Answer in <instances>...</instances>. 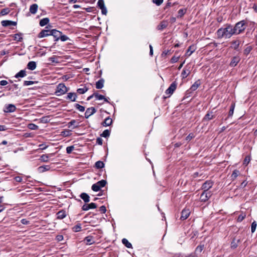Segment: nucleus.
I'll use <instances>...</instances> for the list:
<instances>
[{"label":"nucleus","mask_w":257,"mask_h":257,"mask_svg":"<svg viewBox=\"0 0 257 257\" xmlns=\"http://www.w3.org/2000/svg\"><path fill=\"white\" fill-rule=\"evenodd\" d=\"M234 29L231 25H227L225 28H221L217 31V35L218 38H225L226 39L230 38L234 34Z\"/></svg>","instance_id":"nucleus-1"},{"label":"nucleus","mask_w":257,"mask_h":257,"mask_svg":"<svg viewBox=\"0 0 257 257\" xmlns=\"http://www.w3.org/2000/svg\"><path fill=\"white\" fill-rule=\"evenodd\" d=\"M244 25L245 22L243 21L236 23L235 26L233 27V29L234 30V34H239L243 32L245 29Z\"/></svg>","instance_id":"nucleus-2"},{"label":"nucleus","mask_w":257,"mask_h":257,"mask_svg":"<svg viewBox=\"0 0 257 257\" xmlns=\"http://www.w3.org/2000/svg\"><path fill=\"white\" fill-rule=\"evenodd\" d=\"M68 91V89L63 83H60L57 87L55 94L57 96L64 94Z\"/></svg>","instance_id":"nucleus-3"},{"label":"nucleus","mask_w":257,"mask_h":257,"mask_svg":"<svg viewBox=\"0 0 257 257\" xmlns=\"http://www.w3.org/2000/svg\"><path fill=\"white\" fill-rule=\"evenodd\" d=\"M106 184V181L104 180H102L97 182L96 183L94 184L92 186V189L93 191L97 192L101 188L103 187Z\"/></svg>","instance_id":"nucleus-4"},{"label":"nucleus","mask_w":257,"mask_h":257,"mask_svg":"<svg viewBox=\"0 0 257 257\" xmlns=\"http://www.w3.org/2000/svg\"><path fill=\"white\" fill-rule=\"evenodd\" d=\"M177 84L176 83H172L169 87L166 90L165 97H170L174 92L175 90L176 89Z\"/></svg>","instance_id":"nucleus-5"},{"label":"nucleus","mask_w":257,"mask_h":257,"mask_svg":"<svg viewBox=\"0 0 257 257\" xmlns=\"http://www.w3.org/2000/svg\"><path fill=\"white\" fill-rule=\"evenodd\" d=\"M62 34V33L60 31L56 30L55 29H53L51 30L50 36L52 35L54 37L56 38L55 41H58L59 40L60 35Z\"/></svg>","instance_id":"nucleus-6"},{"label":"nucleus","mask_w":257,"mask_h":257,"mask_svg":"<svg viewBox=\"0 0 257 257\" xmlns=\"http://www.w3.org/2000/svg\"><path fill=\"white\" fill-rule=\"evenodd\" d=\"M2 25L3 27H8L10 26H16L17 23L16 22L10 20H4L1 22Z\"/></svg>","instance_id":"nucleus-7"},{"label":"nucleus","mask_w":257,"mask_h":257,"mask_svg":"<svg viewBox=\"0 0 257 257\" xmlns=\"http://www.w3.org/2000/svg\"><path fill=\"white\" fill-rule=\"evenodd\" d=\"M211 193L210 192H208L207 191H204L201 196H200V199L201 201H206L208 199V198H210L211 196Z\"/></svg>","instance_id":"nucleus-8"},{"label":"nucleus","mask_w":257,"mask_h":257,"mask_svg":"<svg viewBox=\"0 0 257 257\" xmlns=\"http://www.w3.org/2000/svg\"><path fill=\"white\" fill-rule=\"evenodd\" d=\"M213 185V182L210 181L205 182L202 185V188L204 191H207Z\"/></svg>","instance_id":"nucleus-9"},{"label":"nucleus","mask_w":257,"mask_h":257,"mask_svg":"<svg viewBox=\"0 0 257 257\" xmlns=\"http://www.w3.org/2000/svg\"><path fill=\"white\" fill-rule=\"evenodd\" d=\"M96 207V205L94 203H91L89 204H85L83 205L82 209L84 211L88 210L90 209H94Z\"/></svg>","instance_id":"nucleus-10"},{"label":"nucleus","mask_w":257,"mask_h":257,"mask_svg":"<svg viewBox=\"0 0 257 257\" xmlns=\"http://www.w3.org/2000/svg\"><path fill=\"white\" fill-rule=\"evenodd\" d=\"M95 112V109L93 107H89L87 108L85 112V116L86 118L89 117Z\"/></svg>","instance_id":"nucleus-11"},{"label":"nucleus","mask_w":257,"mask_h":257,"mask_svg":"<svg viewBox=\"0 0 257 257\" xmlns=\"http://www.w3.org/2000/svg\"><path fill=\"white\" fill-rule=\"evenodd\" d=\"M50 34L51 31H49L48 30H43L39 34L38 37L39 38L46 37L48 36H50Z\"/></svg>","instance_id":"nucleus-12"},{"label":"nucleus","mask_w":257,"mask_h":257,"mask_svg":"<svg viewBox=\"0 0 257 257\" xmlns=\"http://www.w3.org/2000/svg\"><path fill=\"white\" fill-rule=\"evenodd\" d=\"M190 213V212L189 209H183L182 211L181 219L182 220H185V219H187Z\"/></svg>","instance_id":"nucleus-13"},{"label":"nucleus","mask_w":257,"mask_h":257,"mask_svg":"<svg viewBox=\"0 0 257 257\" xmlns=\"http://www.w3.org/2000/svg\"><path fill=\"white\" fill-rule=\"evenodd\" d=\"M16 109V107L14 104H10L6 107L5 111L6 112H13Z\"/></svg>","instance_id":"nucleus-14"},{"label":"nucleus","mask_w":257,"mask_h":257,"mask_svg":"<svg viewBox=\"0 0 257 257\" xmlns=\"http://www.w3.org/2000/svg\"><path fill=\"white\" fill-rule=\"evenodd\" d=\"M239 61H240V58L239 57H237V56L234 57L232 59V60L230 62V66L231 67H235V66H236V65L238 64V63L239 62Z\"/></svg>","instance_id":"nucleus-15"},{"label":"nucleus","mask_w":257,"mask_h":257,"mask_svg":"<svg viewBox=\"0 0 257 257\" xmlns=\"http://www.w3.org/2000/svg\"><path fill=\"white\" fill-rule=\"evenodd\" d=\"M38 9V5L34 4L30 6L29 11H30V12L32 14H35L37 12Z\"/></svg>","instance_id":"nucleus-16"},{"label":"nucleus","mask_w":257,"mask_h":257,"mask_svg":"<svg viewBox=\"0 0 257 257\" xmlns=\"http://www.w3.org/2000/svg\"><path fill=\"white\" fill-rule=\"evenodd\" d=\"M168 25L167 21H163L161 23L157 26V29L158 30H163L166 28Z\"/></svg>","instance_id":"nucleus-17"},{"label":"nucleus","mask_w":257,"mask_h":257,"mask_svg":"<svg viewBox=\"0 0 257 257\" xmlns=\"http://www.w3.org/2000/svg\"><path fill=\"white\" fill-rule=\"evenodd\" d=\"M84 241L87 245H91L94 243V240L93 237L91 236L86 237L84 239Z\"/></svg>","instance_id":"nucleus-18"},{"label":"nucleus","mask_w":257,"mask_h":257,"mask_svg":"<svg viewBox=\"0 0 257 257\" xmlns=\"http://www.w3.org/2000/svg\"><path fill=\"white\" fill-rule=\"evenodd\" d=\"M195 47L193 45L190 46L188 48V49L186 53V55L188 57L190 56L195 51Z\"/></svg>","instance_id":"nucleus-19"},{"label":"nucleus","mask_w":257,"mask_h":257,"mask_svg":"<svg viewBox=\"0 0 257 257\" xmlns=\"http://www.w3.org/2000/svg\"><path fill=\"white\" fill-rule=\"evenodd\" d=\"M239 44L240 41L239 40H234L231 43V48L234 50H237L239 47Z\"/></svg>","instance_id":"nucleus-20"},{"label":"nucleus","mask_w":257,"mask_h":257,"mask_svg":"<svg viewBox=\"0 0 257 257\" xmlns=\"http://www.w3.org/2000/svg\"><path fill=\"white\" fill-rule=\"evenodd\" d=\"M50 169V167L48 165L40 166L38 168V171L40 173H43L46 171H48Z\"/></svg>","instance_id":"nucleus-21"},{"label":"nucleus","mask_w":257,"mask_h":257,"mask_svg":"<svg viewBox=\"0 0 257 257\" xmlns=\"http://www.w3.org/2000/svg\"><path fill=\"white\" fill-rule=\"evenodd\" d=\"M27 68L31 70H34L36 68V63L34 61H30L27 65Z\"/></svg>","instance_id":"nucleus-22"},{"label":"nucleus","mask_w":257,"mask_h":257,"mask_svg":"<svg viewBox=\"0 0 257 257\" xmlns=\"http://www.w3.org/2000/svg\"><path fill=\"white\" fill-rule=\"evenodd\" d=\"M80 197L85 202H88L89 201V195L85 193H82L80 195Z\"/></svg>","instance_id":"nucleus-23"},{"label":"nucleus","mask_w":257,"mask_h":257,"mask_svg":"<svg viewBox=\"0 0 257 257\" xmlns=\"http://www.w3.org/2000/svg\"><path fill=\"white\" fill-rule=\"evenodd\" d=\"M112 122V120L111 118L108 117L104 119V121L102 123V125L105 126H107L110 125L111 124Z\"/></svg>","instance_id":"nucleus-24"},{"label":"nucleus","mask_w":257,"mask_h":257,"mask_svg":"<svg viewBox=\"0 0 257 257\" xmlns=\"http://www.w3.org/2000/svg\"><path fill=\"white\" fill-rule=\"evenodd\" d=\"M57 218L62 219L64 218V217H65L66 214V212L65 211L61 210L57 213Z\"/></svg>","instance_id":"nucleus-25"},{"label":"nucleus","mask_w":257,"mask_h":257,"mask_svg":"<svg viewBox=\"0 0 257 257\" xmlns=\"http://www.w3.org/2000/svg\"><path fill=\"white\" fill-rule=\"evenodd\" d=\"M49 22V19L48 18H45L40 20L39 24L41 26L43 27L47 25Z\"/></svg>","instance_id":"nucleus-26"},{"label":"nucleus","mask_w":257,"mask_h":257,"mask_svg":"<svg viewBox=\"0 0 257 257\" xmlns=\"http://www.w3.org/2000/svg\"><path fill=\"white\" fill-rule=\"evenodd\" d=\"M26 75V71L25 70H21L19 73H17L15 77L17 78L18 77H23Z\"/></svg>","instance_id":"nucleus-27"},{"label":"nucleus","mask_w":257,"mask_h":257,"mask_svg":"<svg viewBox=\"0 0 257 257\" xmlns=\"http://www.w3.org/2000/svg\"><path fill=\"white\" fill-rule=\"evenodd\" d=\"M94 96L98 100H102L103 99L105 102H108V100L107 98H105L104 96L102 95L99 94H94Z\"/></svg>","instance_id":"nucleus-28"},{"label":"nucleus","mask_w":257,"mask_h":257,"mask_svg":"<svg viewBox=\"0 0 257 257\" xmlns=\"http://www.w3.org/2000/svg\"><path fill=\"white\" fill-rule=\"evenodd\" d=\"M76 95L74 93H69L67 95V98L71 100L72 101H74L76 100Z\"/></svg>","instance_id":"nucleus-29"},{"label":"nucleus","mask_w":257,"mask_h":257,"mask_svg":"<svg viewBox=\"0 0 257 257\" xmlns=\"http://www.w3.org/2000/svg\"><path fill=\"white\" fill-rule=\"evenodd\" d=\"M88 90V88L86 86H83L82 88H78L77 90V93L82 94L86 92Z\"/></svg>","instance_id":"nucleus-30"},{"label":"nucleus","mask_w":257,"mask_h":257,"mask_svg":"<svg viewBox=\"0 0 257 257\" xmlns=\"http://www.w3.org/2000/svg\"><path fill=\"white\" fill-rule=\"evenodd\" d=\"M239 171L237 170H235L233 172V173L231 176V179L232 180H235L237 178V177L239 175Z\"/></svg>","instance_id":"nucleus-31"},{"label":"nucleus","mask_w":257,"mask_h":257,"mask_svg":"<svg viewBox=\"0 0 257 257\" xmlns=\"http://www.w3.org/2000/svg\"><path fill=\"white\" fill-rule=\"evenodd\" d=\"M122 242L127 248H131L132 247V244L125 238L122 239Z\"/></svg>","instance_id":"nucleus-32"},{"label":"nucleus","mask_w":257,"mask_h":257,"mask_svg":"<svg viewBox=\"0 0 257 257\" xmlns=\"http://www.w3.org/2000/svg\"><path fill=\"white\" fill-rule=\"evenodd\" d=\"M14 40L17 41H21L23 39V38L22 37V34H15L13 36Z\"/></svg>","instance_id":"nucleus-33"},{"label":"nucleus","mask_w":257,"mask_h":257,"mask_svg":"<svg viewBox=\"0 0 257 257\" xmlns=\"http://www.w3.org/2000/svg\"><path fill=\"white\" fill-rule=\"evenodd\" d=\"M49 158V156L48 155H43L40 157V161L44 162H47L48 161V159Z\"/></svg>","instance_id":"nucleus-34"},{"label":"nucleus","mask_w":257,"mask_h":257,"mask_svg":"<svg viewBox=\"0 0 257 257\" xmlns=\"http://www.w3.org/2000/svg\"><path fill=\"white\" fill-rule=\"evenodd\" d=\"M200 85V83L199 81H195V82L191 87V90L195 91L197 89Z\"/></svg>","instance_id":"nucleus-35"},{"label":"nucleus","mask_w":257,"mask_h":257,"mask_svg":"<svg viewBox=\"0 0 257 257\" xmlns=\"http://www.w3.org/2000/svg\"><path fill=\"white\" fill-rule=\"evenodd\" d=\"M95 167L98 169L102 168L104 167V163L101 161H97L95 163Z\"/></svg>","instance_id":"nucleus-36"},{"label":"nucleus","mask_w":257,"mask_h":257,"mask_svg":"<svg viewBox=\"0 0 257 257\" xmlns=\"http://www.w3.org/2000/svg\"><path fill=\"white\" fill-rule=\"evenodd\" d=\"M214 116L212 112L207 113L204 117V119L208 120L212 119Z\"/></svg>","instance_id":"nucleus-37"},{"label":"nucleus","mask_w":257,"mask_h":257,"mask_svg":"<svg viewBox=\"0 0 257 257\" xmlns=\"http://www.w3.org/2000/svg\"><path fill=\"white\" fill-rule=\"evenodd\" d=\"M235 107V103H232L230 106V110L228 113L229 116H231L233 114L234 109Z\"/></svg>","instance_id":"nucleus-38"},{"label":"nucleus","mask_w":257,"mask_h":257,"mask_svg":"<svg viewBox=\"0 0 257 257\" xmlns=\"http://www.w3.org/2000/svg\"><path fill=\"white\" fill-rule=\"evenodd\" d=\"M189 73V71L188 70H184L182 72L181 75L182 77V79H184L187 77Z\"/></svg>","instance_id":"nucleus-39"},{"label":"nucleus","mask_w":257,"mask_h":257,"mask_svg":"<svg viewBox=\"0 0 257 257\" xmlns=\"http://www.w3.org/2000/svg\"><path fill=\"white\" fill-rule=\"evenodd\" d=\"M110 135V132L108 130H104L102 134L101 135V136L102 137L106 138Z\"/></svg>","instance_id":"nucleus-40"},{"label":"nucleus","mask_w":257,"mask_h":257,"mask_svg":"<svg viewBox=\"0 0 257 257\" xmlns=\"http://www.w3.org/2000/svg\"><path fill=\"white\" fill-rule=\"evenodd\" d=\"M256 223L255 221H254L252 223H251V232L252 233H253L255 229H256Z\"/></svg>","instance_id":"nucleus-41"},{"label":"nucleus","mask_w":257,"mask_h":257,"mask_svg":"<svg viewBox=\"0 0 257 257\" xmlns=\"http://www.w3.org/2000/svg\"><path fill=\"white\" fill-rule=\"evenodd\" d=\"M97 5L100 9L105 7L103 0H98L97 2Z\"/></svg>","instance_id":"nucleus-42"},{"label":"nucleus","mask_w":257,"mask_h":257,"mask_svg":"<svg viewBox=\"0 0 257 257\" xmlns=\"http://www.w3.org/2000/svg\"><path fill=\"white\" fill-rule=\"evenodd\" d=\"M103 81H97L96 87L97 89H100L103 87Z\"/></svg>","instance_id":"nucleus-43"},{"label":"nucleus","mask_w":257,"mask_h":257,"mask_svg":"<svg viewBox=\"0 0 257 257\" xmlns=\"http://www.w3.org/2000/svg\"><path fill=\"white\" fill-rule=\"evenodd\" d=\"M75 107L80 111L83 112L85 110L84 107L79 105V104H76Z\"/></svg>","instance_id":"nucleus-44"},{"label":"nucleus","mask_w":257,"mask_h":257,"mask_svg":"<svg viewBox=\"0 0 257 257\" xmlns=\"http://www.w3.org/2000/svg\"><path fill=\"white\" fill-rule=\"evenodd\" d=\"M81 226L79 224H77L75 226H74L73 227V230L74 231V232H78V231H80V230H81Z\"/></svg>","instance_id":"nucleus-45"},{"label":"nucleus","mask_w":257,"mask_h":257,"mask_svg":"<svg viewBox=\"0 0 257 257\" xmlns=\"http://www.w3.org/2000/svg\"><path fill=\"white\" fill-rule=\"evenodd\" d=\"M49 60L51 61L52 63H57L59 62V61L57 60V58L55 56L50 57L49 58Z\"/></svg>","instance_id":"nucleus-46"},{"label":"nucleus","mask_w":257,"mask_h":257,"mask_svg":"<svg viewBox=\"0 0 257 257\" xmlns=\"http://www.w3.org/2000/svg\"><path fill=\"white\" fill-rule=\"evenodd\" d=\"M246 215L245 214H241L240 215L238 216L237 218V221L238 222H241L242 221L244 218L245 217Z\"/></svg>","instance_id":"nucleus-47"},{"label":"nucleus","mask_w":257,"mask_h":257,"mask_svg":"<svg viewBox=\"0 0 257 257\" xmlns=\"http://www.w3.org/2000/svg\"><path fill=\"white\" fill-rule=\"evenodd\" d=\"M74 147L73 146H71L67 147L66 148V152L68 154H70L74 150Z\"/></svg>","instance_id":"nucleus-48"},{"label":"nucleus","mask_w":257,"mask_h":257,"mask_svg":"<svg viewBox=\"0 0 257 257\" xmlns=\"http://www.w3.org/2000/svg\"><path fill=\"white\" fill-rule=\"evenodd\" d=\"M76 122V121L75 120H71V121H70L68 123V126L69 128H75L76 126H74V127H72V126L73 125H74Z\"/></svg>","instance_id":"nucleus-49"},{"label":"nucleus","mask_w":257,"mask_h":257,"mask_svg":"<svg viewBox=\"0 0 257 257\" xmlns=\"http://www.w3.org/2000/svg\"><path fill=\"white\" fill-rule=\"evenodd\" d=\"M250 160V157L249 156H246L243 161V165L247 166L249 163Z\"/></svg>","instance_id":"nucleus-50"},{"label":"nucleus","mask_w":257,"mask_h":257,"mask_svg":"<svg viewBox=\"0 0 257 257\" xmlns=\"http://www.w3.org/2000/svg\"><path fill=\"white\" fill-rule=\"evenodd\" d=\"M186 10H184L183 9H180L178 11V16L180 17H182L185 13Z\"/></svg>","instance_id":"nucleus-51"},{"label":"nucleus","mask_w":257,"mask_h":257,"mask_svg":"<svg viewBox=\"0 0 257 257\" xmlns=\"http://www.w3.org/2000/svg\"><path fill=\"white\" fill-rule=\"evenodd\" d=\"M59 39H60L62 41L64 42L69 40V38L66 35H62L61 34Z\"/></svg>","instance_id":"nucleus-52"},{"label":"nucleus","mask_w":257,"mask_h":257,"mask_svg":"<svg viewBox=\"0 0 257 257\" xmlns=\"http://www.w3.org/2000/svg\"><path fill=\"white\" fill-rule=\"evenodd\" d=\"M153 2L157 6H160L163 2V0H153Z\"/></svg>","instance_id":"nucleus-53"},{"label":"nucleus","mask_w":257,"mask_h":257,"mask_svg":"<svg viewBox=\"0 0 257 257\" xmlns=\"http://www.w3.org/2000/svg\"><path fill=\"white\" fill-rule=\"evenodd\" d=\"M29 128L33 130H37L38 126L34 124L31 123L29 125Z\"/></svg>","instance_id":"nucleus-54"},{"label":"nucleus","mask_w":257,"mask_h":257,"mask_svg":"<svg viewBox=\"0 0 257 257\" xmlns=\"http://www.w3.org/2000/svg\"><path fill=\"white\" fill-rule=\"evenodd\" d=\"M179 59V56H174V57H173L172 58L171 62L172 63L176 62L178 61Z\"/></svg>","instance_id":"nucleus-55"},{"label":"nucleus","mask_w":257,"mask_h":257,"mask_svg":"<svg viewBox=\"0 0 257 257\" xmlns=\"http://www.w3.org/2000/svg\"><path fill=\"white\" fill-rule=\"evenodd\" d=\"M194 137V136L193 134H190L187 137H186V140L187 141H190L192 138Z\"/></svg>","instance_id":"nucleus-56"},{"label":"nucleus","mask_w":257,"mask_h":257,"mask_svg":"<svg viewBox=\"0 0 257 257\" xmlns=\"http://www.w3.org/2000/svg\"><path fill=\"white\" fill-rule=\"evenodd\" d=\"M100 9L101 10V13H102V14L103 15H106V14H107V9H106V7H104V8H101Z\"/></svg>","instance_id":"nucleus-57"},{"label":"nucleus","mask_w":257,"mask_h":257,"mask_svg":"<svg viewBox=\"0 0 257 257\" xmlns=\"http://www.w3.org/2000/svg\"><path fill=\"white\" fill-rule=\"evenodd\" d=\"M35 81H25L24 85L25 86H29L32 85L34 83Z\"/></svg>","instance_id":"nucleus-58"},{"label":"nucleus","mask_w":257,"mask_h":257,"mask_svg":"<svg viewBox=\"0 0 257 257\" xmlns=\"http://www.w3.org/2000/svg\"><path fill=\"white\" fill-rule=\"evenodd\" d=\"M99 210L102 213H104L106 212V208L104 206H101Z\"/></svg>","instance_id":"nucleus-59"},{"label":"nucleus","mask_w":257,"mask_h":257,"mask_svg":"<svg viewBox=\"0 0 257 257\" xmlns=\"http://www.w3.org/2000/svg\"><path fill=\"white\" fill-rule=\"evenodd\" d=\"M56 239L58 241H62L63 239V236L61 235H59L56 236Z\"/></svg>","instance_id":"nucleus-60"},{"label":"nucleus","mask_w":257,"mask_h":257,"mask_svg":"<svg viewBox=\"0 0 257 257\" xmlns=\"http://www.w3.org/2000/svg\"><path fill=\"white\" fill-rule=\"evenodd\" d=\"M16 181L21 182L22 181V178L20 176H17L15 178Z\"/></svg>","instance_id":"nucleus-61"},{"label":"nucleus","mask_w":257,"mask_h":257,"mask_svg":"<svg viewBox=\"0 0 257 257\" xmlns=\"http://www.w3.org/2000/svg\"><path fill=\"white\" fill-rule=\"evenodd\" d=\"M247 184V183L246 182V181H243L240 184V187L244 188L246 186Z\"/></svg>","instance_id":"nucleus-62"},{"label":"nucleus","mask_w":257,"mask_h":257,"mask_svg":"<svg viewBox=\"0 0 257 257\" xmlns=\"http://www.w3.org/2000/svg\"><path fill=\"white\" fill-rule=\"evenodd\" d=\"M21 222L23 224H28L29 223V221L26 219H23L21 220Z\"/></svg>","instance_id":"nucleus-63"},{"label":"nucleus","mask_w":257,"mask_h":257,"mask_svg":"<svg viewBox=\"0 0 257 257\" xmlns=\"http://www.w3.org/2000/svg\"><path fill=\"white\" fill-rule=\"evenodd\" d=\"M185 257H198V256L195 253H192Z\"/></svg>","instance_id":"nucleus-64"}]
</instances>
